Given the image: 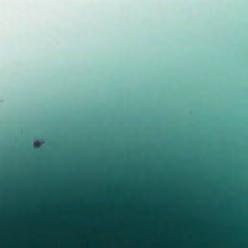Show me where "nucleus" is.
Returning <instances> with one entry per match:
<instances>
[{"label": "nucleus", "instance_id": "nucleus-1", "mask_svg": "<svg viewBox=\"0 0 248 248\" xmlns=\"http://www.w3.org/2000/svg\"><path fill=\"white\" fill-rule=\"evenodd\" d=\"M41 143L39 141H37L34 142V146L35 148H39L40 147Z\"/></svg>", "mask_w": 248, "mask_h": 248}]
</instances>
